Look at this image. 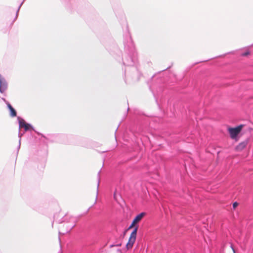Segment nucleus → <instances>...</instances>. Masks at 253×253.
<instances>
[{
  "instance_id": "obj_1",
  "label": "nucleus",
  "mask_w": 253,
  "mask_h": 253,
  "mask_svg": "<svg viewBox=\"0 0 253 253\" xmlns=\"http://www.w3.org/2000/svg\"><path fill=\"white\" fill-rule=\"evenodd\" d=\"M138 228V226H136L130 235L128 241L126 245V248L127 250L131 249L135 242Z\"/></svg>"
},
{
  "instance_id": "obj_2",
  "label": "nucleus",
  "mask_w": 253,
  "mask_h": 253,
  "mask_svg": "<svg viewBox=\"0 0 253 253\" xmlns=\"http://www.w3.org/2000/svg\"><path fill=\"white\" fill-rule=\"evenodd\" d=\"M243 127V125H242L236 127H229L228 128V131L230 134V137L233 139H236L238 135L241 131Z\"/></svg>"
},
{
  "instance_id": "obj_3",
  "label": "nucleus",
  "mask_w": 253,
  "mask_h": 253,
  "mask_svg": "<svg viewBox=\"0 0 253 253\" xmlns=\"http://www.w3.org/2000/svg\"><path fill=\"white\" fill-rule=\"evenodd\" d=\"M249 143V139H246L243 142L240 143L235 148L237 151H241L244 150Z\"/></svg>"
},
{
  "instance_id": "obj_4",
  "label": "nucleus",
  "mask_w": 253,
  "mask_h": 253,
  "mask_svg": "<svg viewBox=\"0 0 253 253\" xmlns=\"http://www.w3.org/2000/svg\"><path fill=\"white\" fill-rule=\"evenodd\" d=\"M19 127L21 128H24L25 131L28 130L31 127L30 125L27 124L23 119H20L19 120Z\"/></svg>"
},
{
  "instance_id": "obj_5",
  "label": "nucleus",
  "mask_w": 253,
  "mask_h": 253,
  "mask_svg": "<svg viewBox=\"0 0 253 253\" xmlns=\"http://www.w3.org/2000/svg\"><path fill=\"white\" fill-rule=\"evenodd\" d=\"M7 88V84L0 75V92L3 93Z\"/></svg>"
},
{
  "instance_id": "obj_6",
  "label": "nucleus",
  "mask_w": 253,
  "mask_h": 253,
  "mask_svg": "<svg viewBox=\"0 0 253 253\" xmlns=\"http://www.w3.org/2000/svg\"><path fill=\"white\" fill-rule=\"evenodd\" d=\"M145 213L144 212H141V213L138 214L135 218L133 220V221L136 223L137 224V223H138L142 219V218L144 217V215H145Z\"/></svg>"
},
{
  "instance_id": "obj_7",
  "label": "nucleus",
  "mask_w": 253,
  "mask_h": 253,
  "mask_svg": "<svg viewBox=\"0 0 253 253\" xmlns=\"http://www.w3.org/2000/svg\"><path fill=\"white\" fill-rule=\"evenodd\" d=\"M7 107L10 111V116L12 117H15L16 116V112L15 110V109L12 107V106L9 103H7Z\"/></svg>"
},
{
  "instance_id": "obj_8",
  "label": "nucleus",
  "mask_w": 253,
  "mask_h": 253,
  "mask_svg": "<svg viewBox=\"0 0 253 253\" xmlns=\"http://www.w3.org/2000/svg\"><path fill=\"white\" fill-rule=\"evenodd\" d=\"M136 224L133 221H132L131 225L128 227V230L130 229H131V228H132L133 227L134 228V229H135V227L137 226Z\"/></svg>"
},
{
  "instance_id": "obj_9",
  "label": "nucleus",
  "mask_w": 253,
  "mask_h": 253,
  "mask_svg": "<svg viewBox=\"0 0 253 253\" xmlns=\"http://www.w3.org/2000/svg\"><path fill=\"white\" fill-rule=\"evenodd\" d=\"M250 54V51L248 50L246 52L241 53V55L242 56H247Z\"/></svg>"
},
{
  "instance_id": "obj_10",
  "label": "nucleus",
  "mask_w": 253,
  "mask_h": 253,
  "mask_svg": "<svg viewBox=\"0 0 253 253\" xmlns=\"http://www.w3.org/2000/svg\"><path fill=\"white\" fill-rule=\"evenodd\" d=\"M238 204L237 202L234 203L233 204V208L234 209H235L237 207V206H238Z\"/></svg>"
}]
</instances>
